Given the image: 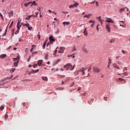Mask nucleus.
Wrapping results in <instances>:
<instances>
[{
	"label": "nucleus",
	"instance_id": "1",
	"mask_svg": "<svg viewBox=\"0 0 130 130\" xmlns=\"http://www.w3.org/2000/svg\"><path fill=\"white\" fill-rule=\"evenodd\" d=\"M22 22V19L19 18L18 20V22L17 24V30L16 31V32H15V34H18L20 32V29L21 27H22V25H23V23L21 22Z\"/></svg>",
	"mask_w": 130,
	"mask_h": 130
},
{
	"label": "nucleus",
	"instance_id": "2",
	"mask_svg": "<svg viewBox=\"0 0 130 130\" xmlns=\"http://www.w3.org/2000/svg\"><path fill=\"white\" fill-rule=\"evenodd\" d=\"M75 67H76V65H74L73 67V65L72 64L69 63V67L66 69V71H69V70H70V71H73L74 69H75Z\"/></svg>",
	"mask_w": 130,
	"mask_h": 130
},
{
	"label": "nucleus",
	"instance_id": "3",
	"mask_svg": "<svg viewBox=\"0 0 130 130\" xmlns=\"http://www.w3.org/2000/svg\"><path fill=\"white\" fill-rule=\"evenodd\" d=\"M85 71H86V69H85V68H82L79 70V73H81V75H82V76H84V75H85Z\"/></svg>",
	"mask_w": 130,
	"mask_h": 130
},
{
	"label": "nucleus",
	"instance_id": "4",
	"mask_svg": "<svg viewBox=\"0 0 130 130\" xmlns=\"http://www.w3.org/2000/svg\"><path fill=\"white\" fill-rule=\"evenodd\" d=\"M124 11H128V8L125 7V8H121L120 9V13H122V12H124Z\"/></svg>",
	"mask_w": 130,
	"mask_h": 130
},
{
	"label": "nucleus",
	"instance_id": "5",
	"mask_svg": "<svg viewBox=\"0 0 130 130\" xmlns=\"http://www.w3.org/2000/svg\"><path fill=\"white\" fill-rule=\"evenodd\" d=\"M105 22H108V23H114V21L110 18H107V19L105 21Z\"/></svg>",
	"mask_w": 130,
	"mask_h": 130
},
{
	"label": "nucleus",
	"instance_id": "6",
	"mask_svg": "<svg viewBox=\"0 0 130 130\" xmlns=\"http://www.w3.org/2000/svg\"><path fill=\"white\" fill-rule=\"evenodd\" d=\"M106 29L107 32H108V33H110L111 29H110V26H109V25L107 24L106 25Z\"/></svg>",
	"mask_w": 130,
	"mask_h": 130
},
{
	"label": "nucleus",
	"instance_id": "7",
	"mask_svg": "<svg viewBox=\"0 0 130 130\" xmlns=\"http://www.w3.org/2000/svg\"><path fill=\"white\" fill-rule=\"evenodd\" d=\"M63 51H64V47H60V50H59V53H63Z\"/></svg>",
	"mask_w": 130,
	"mask_h": 130
},
{
	"label": "nucleus",
	"instance_id": "8",
	"mask_svg": "<svg viewBox=\"0 0 130 130\" xmlns=\"http://www.w3.org/2000/svg\"><path fill=\"white\" fill-rule=\"evenodd\" d=\"M49 39L51 43L55 41V39H53V37L52 36H51L50 37H49Z\"/></svg>",
	"mask_w": 130,
	"mask_h": 130
},
{
	"label": "nucleus",
	"instance_id": "9",
	"mask_svg": "<svg viewBox=\"0 0 130 130\" xmlns=\"http://www.w3.org/2000/svg\"><path fill=\"white\" fill-rule=\"evenodd\" d=\"M93 70L95 73H100V69L98 68L94 67Z\"/></svg>",
	"mask_w": 130,
	"mask_h": 130
},
{
	"label": "nucleus",
	"instance_id": "10",
	"mask_svg": "<svg viewBox=\"0 0 130 130\" xmlns=\"http://www.w3.org/2000/svg\"><path fill=\"white\" fill-rule=\"evenodd\" d=\"M30 3H31L30 7H33V6H38V4L36 3V1H34L32 2H30Z\"/></svg>",
	"mask_w": 130,
	"mask_h": 130
},
{
	"label": "nucleus",
	"instance_id": "11",
	"mask_svg": "<svg viewBox=\"0 0 130 130\" xmlns=\"http://www.w3.org/2000/svg\"><path fill=\"white\" fill-rule=\"evenodd\" d=\"M92 16L91 14H88V15H85L83 16L84 19H85V18H87V19H90V17H91Z\"/></svg>",
	"mask_w": 130,
	"mask_h": 130
},
{
	"label": "nucleus",
	"instance_id": "12",
	"mask_svg": "<svg viewBox=\"0 0 130 130\" xmlns=\"http://www.w3.org/2000/svg\"><path fill=\"white\" fill-rule=\"evenodd\" d=\"M19 60H20V57L19 56H17V58H13V61H16L17 62H19Z\"/></svg>",
	"mask_w": 130,
	"mask_h": 130
},
{
	"label": "nucleus",
	"instance_id": "13",
	"mask_svg": "<svg viewBox=\"0 0 130 130\" xmlns=\"http://www.w3.org/2000/svg\"><path fill=\"white\" fill-rule=\"evenodd\" d=\"M42 62H43V60H39L38 61V66L40 67L42 64Z\"/></svg>",
	"mask_w": 130,
	"mask_h": 130
},
{
	"label": "nucleus",
	"instance_id": "14",
	"mask_svg": "<svg viewBox=\"0 0 130 130\" xmlns=\"http://www.w3.org/2000/svg\"><path fill=\"white\" fill-rule=\"evenodd\" d=\"M5 57H7V54H3L2 55H0V58L3 59V58H5Z\"/></svg>",
	"mask_w": 130,
	"mask_h": 130
},
{
	"label": "nucleus",
	"instance_id": "15",
	"mask_svg": "<svg viewBox=\"0 0 130 130\" xmlns=\"http://www.w3.org/2000/svg\"><path fill=\"white\" fill-rule=\"evenodd\" d=\"M9 17H12L14 15V11H11L10 12L8 13Z\"/></svg>",
	"mask_w": 130,
	"mask_h": 130
},
{
	"label": "nucleus",
	"instance_id": "16",
	"mask_svg": "<svg viewBox=\"0 0 130 130\" xmlns=\"http://www.w3.org/2000/svg\"><path fill=\"white\" fill-rule=\"evenodd\" d=\"M83 33L84 34V36H87L88 32H87V28H85L84 29V31Z\"/></svg>",
	"mask_w": 130,
	"mask_h": 130
},
{
	"label": "nucleus",
	"instance_id": "17",
	"mask_svg": "<svg viewBox=\"0 0 130 130\" xmlns=\"http://www.w3.org/2000/svg\"><path fill=\"white\" fill-rule=\"evenodd\" d=\"M42 79L43 80V81H46V82H47V81H48V78H47V77L43 76L42 77Z\"/></svg>",
	"mask_w": 130,
	"mask_h": 130
},
{
	"label": "nucleus",
	"instance_id": "18",
	"mask_svg": "<svg viewBox=\"0 0 130 130\" xmlns=\"http://www.w3.org/2000/svg\"><path fill=\"white\" fill-rule=\"evenodd\" d=\"M101 18H102L101 16H99L97 17V19L99 20V22H102L103 21H104V20H103L102 19H101Z\"/></svg>",
	"mask_w": 130,
	"mask_h": 130
},
{
	"label": "nucleus",
	"instance_id": "19",
	"mask_svg": "<svg viewBox=\"0 0 130 130\" xmlns=\"http://www.w3.org/2000/svg\"><path fill=\"white\" fill-rule=\"evenodd\" d=\"M39 72V70L38 69V70H36V71H35V70L32 71L31 72V74H35V73H38Z\"/></svg>",
	"mask_w": 130,
	"mask_h": 130
},
{
	"label": "nucleus",
	"instance_id": "20",
	"mask_svg": "<svg viewBox=\"0 0 130 130\" xmlns=\"http://www.w3.org/2000/svg\"><path fill=\"white\" fill-rule=\"evenodd\" d=\"M69 67H70V63H68L64 66V69H69Z\"/></svg>",
	"mask_w": 130,
	"mask_h": 130
},
{
	"label": "nucleus",
	"instance_id": "21",
	"mask_svg": "<svg viewBox=\"0 0 130 130\" xmlns=\"http://www.w3.org/2000/svg\"><path fill=\"white\" fill-rule=\"evenodd\" d=\"M79 74H80V71H75L74 72L75 76H78V75H79Z\"/></svg>",
	"mask_w": 130,
	"mask_h": 130
},
{
	"label": "nucleus",
	"instance_id": "22",
	"mask_svg": "<svg viewBox=\"0 0 130 130\" xmlns=\"http://www.w3.org/2000/svg\"><path fill=\"white\" fill-rule=\"evenodd\" d=\"M24 5V7H28L29 5H31V3L28 2V3H25Z\"/></svg>",
	"mask_w": 130,
	"mask_h": 130
},
{
	"label": "nucleus",
	"instance_id": "23",
	"mask_svg": "<svg viewBox=\"0 0 130 130\" xmlns=\"http://www.w3.org/2000/svg\"><path fill=\"white\" fill-rule=\"evenodd\" d=\"M82 50L84 51V52H86V53H88V50H87V49H86L85 47L82 48Z\"/></svg>",
	"mask_w": 130,
	"mask_h": 130
},
{
	"label": "nucleus",
	"instance_id": "24",
	"mask_svg": "<svg viewBox=\"0 0 130 130\" xmlns=\"http://www.w3.org/2000/svg\"><path fill=\"white\" fill-rule=\"evenodd\" d=\"M46 42H47V41L44 42L43 45V49H45V47L46 46Z\"/></svg>",
	"mask_w": 130,
	"mask_h": 130
},
{
	"label": "nucleus",
	"instance_id": "25",
	"mask_svg": "<svg viewBox=\"0 0 130 130\" xmlns=\"http://www.w3.org/2000/svg\"><path fill=\"white\" fill-rule=\"evenodd\" d=\"M39 12H36V15H32V17H35V18H37L38 17Z\"/></svg>",
	"mask_w": 130,
	"mask_h": 130
},
{
	"label": "nucleus",
	"instance_id": "26",
	"mask_svg": "<svg viewBox=\"0 0 130 130\" xmlns=\"http://www.w3.org/2000/svg\"><path fill=\"white\" fill-rule=\"evenodd\" d=\"M118 80H119V81H123V82H125V79L121 78H118Z\"/></svg>",
	"mask_w": 130,
	"mask_h": 130
},
{
	"label": "nucleus",
	"instance_id": "27",
	"mask_svg": "<svg viewBox=\"0 0 130 130\" xmlns=\"http://www.w3.org/2000/svg\"><path fill=\"white\" fill-rule=\"evenodd\" d=\"M115 41V40H114V39H112L110 40V43H114Z\"/></svg>",
	"mask_w": 130,
	"mask_h": 130
},
{
	"label": "nucleus",
	"instance_id": "28",
	"mask_svg": "<svg viewBox=\"0 0 130 130\" xmlns=\"http://www.w3.org/2000/svg\"><path fill=\"white\" fill-rule=\"evenodd\" d=\"M22 25L23 26V27H25V26H26V27H29V23H28V24H24V23H23Z\"/></svg>",
	"mask_w": 130,
	"mask_h": 130
},
{
	"label": "nucleus",
	"instance_id": "29",
	"mask_svg": "<svg viewBox=\"0 0 130 130\" xmlns=\"http://www.w3.org/2000/svg\"><path fill=\"white\" fill-rule=\"evenodd\" d=\"M74 8H77L79 6V3H75V4L73 5Z\"/></svg>",
	"mask_w": 130,
	"mask_h": 130
},
{
	"label": "nucleus",
	"instance_id": "30",
	"mask_svg": "<svg viewBox=\"0 0 130 130\" xmlns=\"http://www.w3.org/2000/svg\"><path fill=\"white\" fill-rule=\"evenodd\" d=\"M121 52H122V53H123V54H124V53H127V51H125L124 50H122Z\"/></svg>",
	"mask_w": 130,
	"mask_h": 130
},
{
	"label": "nucleus",
	"instance_id": "31",
	"mask_svg": "<svg viewBox=\"0 0 130 130\" xmlns=\"http://www.w3.org/2000/svg\"><path fill=\"white\" fill-rule=\"evenodd\" d=\"M3 109H5V106H2L0 107V110L3 111Z\"/></svg>",
	"mask_w": 130,
	"mask_h": 130
},
{
	"label": "nucleus",
	"instance_id": "32",
	"mask_svg": "<svg viewBox=\"0 0 130 130\" xmlns=\"http://www.w3.org/2000/svg\"><path fill=\"white\" fill-rule=\"evenodd\" d=\"M30 17H33V16H32V15H30L29 17H26V18H25V20H30Z\"/></svg>",
	"mask_w": 130,
	"mask_h": 130
},
{
	"label": "nucleus",
	"instance_id": "33",
	"mask_svg": "<svg viewBox=\"0 0 130 130\" xmlns=\"http://www.w3.org/2000/svg\"><path fill=\"white\" fill-rule=\"evenodd\" d=\"M9 117V116L8 114H6L5 116V119H8V118Z\"/></svg>",
	"mask_w": 130,
	"mask_h": 130
},
{
	"label": "nucleus",
	"instance_id": "34",
	"mask_svg": "<svg viewBox=\"0 0 130 130\" xmlns=\"http://www.w3.org/2000/svg\"><path fill=\"white\" fill-rule=\"evenodd\" d=\"M16 71V68H12L11 70V72H12V73H14V72Z\"/></svg>",
	"mask_w": 130,
	"mask_h": 130
},
{
	"label": "nucleus",
	"instance_id": "35",
	"mask_svg": "<svg viewBox=\"0 0 130 130\" xmlns=\"http://www.w3.org/2000/svg\"><path fill=\"white\" fill-rule=\"evenodd\" d=\"M63 25H66H66H69V24H70V22H63Z\"/></svg>",
	"mask_w": 130,
	"mask_h": 130
},
{
	"label": "nucleus",
	"instance_id": "36",
	"mask_svg": "<svg viewBox=\"0 0 130 130\" xmlns=\"http://www.w3.org/2000/svg\"><path fill=\"white\" fill-rule=\"evenodd\" d=\"M45 59H46V60H47V59H48V54H46L45 55Z\"/></svg>",
	"mask_w": 130,
	"mask_h": 130
},
{
	"label": "nucleus",
	"instance_id": "37",
	"mask_svg": "<svg viewBox=\"0 0 130 130\" xmlns=\"http://www.w3.org/2000/svg\"><path fill=\"white\" fill-rule=\"evenodd\" d=\"M18 62H15L14 64L15 66V67H18Z\"/></svg>",
	"mask_w": 130,
	"mask_h": 130
},
{
	"label": "nucleus",
	"instance_id": "38",
	"mask_svg": "<svg viewBox=\"0 0 130 130\" xmlns=\"http://www.w3.org/2000/svg\"><path fill=\"white\" fill-rule=\"evenodd\" d=\"M109 61L108 64H111V59L109 58Z\"/></svg>",
	"mask_w": 130,
	"mask_h": 130
},
{
	"label": "nucleus",
	"instance_id": "39",
	"mask_svg": "<svg viewBox=\"0 0 130 130\" xmlns=\"http://www.w3.org/2000/svg\"><path fill=\"white\" fill-rule=\"evenodd\" d=\"M117 66V65L116 64V63H113V67H114V68H116Z\"/></svg>",
	"mask_w": 130,
	"mask_h": 130
},
{
	"label": "nucleus",
	"instance_id": "40",
	"mask_svg": "<svg viewBox=\"0 0 130 130\" xmlns=\"http://www.w3.org/2000/svg\"><path fill=\"white\" fill-rule=\"evenodd\" d=\"M38 38L39 40H40V32H39V34L38 35Z\"/></svg>",
	"mask_w": 130,
	"mask_h": 130
},
{
	"label": "nucleus",
	"instance_id": "41",
	"mask_svg": "<svg viewBox=\"0 0 130 130\" xmlns=\"http://www.w3.org/2000/svg\"><path fill=\"white\" fill-rule=\"evenodd\" d=\"M95 3H96V1H94L92 2H90V3H89V4H90V5H93V4H95Z\"/></svg>",
	"mask_w": 130,
	"mask_h": 130
},
{
	"label": "nucleus",
	"instance_id": "42",
	"mask_svg": "<svg viewBox=\"0 0 130 130\" xmlns=\"http://www.w3.org/2000/svg\"><path fill=\"white\" fill-rule=\"evenodd\" d=\"M0 17H1V18L3 20H4V16H3V15L2 14V13L1 12H0Z\"/></svg>",
	"mask_w": 130,
	"mask_h": 130
},
{
	"label": "nucleus",
	"instance_id": "43",
	"mask_svg": "<svg viewBox=\"0 0 130 130\" xmlns=\"http://www.w3.org/2000/svg\"><path fill=\"white\" fill-rule=\"evenodd\" d=\"M89 23H92V24H95V21L90 20L89 21Z\"/></svg>",
	"mask_w": 130,
	"mask_h": 130
},
{
	"label": "nucleus",
	"instance_id": "44",
	"mask_svg": "<svg viewBox=\"0 0 130 130\" xmlns=\"http://www.w3.org/2000/svg\"><path fill=\"white\" fill-rule=\"evenodd\" d=\"M76 51H77V49H76V47H74V49L72 50V51L75 52Z\"/></svg>",
	"mask_w": 130,
	"mask_h": 130
},
{
	"label": "nucleus",
	"instance_id": "45",
	"mask_svg": "<svg viewBox=\"0 0 130 130\" xmlns=\"http://www.w3.org/2000/svg\"><path fill=\"white\" fill-rule=\"evenodd\" d=\"M13 24H14V22L13 21H12V22H11V24H10V28H11V27H12V26H13Z\"/></svg>",
	"mask_w": 130,
	"mask_h": 130
},
{
	"label": "nucleus",
	"instance_id": "46",
	"mask_svg": "<svg viewBox=\"0 0 130 130\" xmlns=\"http://www.w3.org/2000/svg\"><path fill=\"white\" fill-rule=\"evenodd\" d=\"M6 35H7V32H5L4 34H3V35H2L3 37L6 36Z\"/></svg>",
	"mask_w": 130,
	"mask_h": 130
},
{
	"label": "nucleus",
	"instance_id": "47",
	"mask_svg": "<svg viewBox=\"0 0 130 130\" xmlns=\"http://www.w3.org/2000/svg\"><path fill=\"white\" fill-rule=\"evenodd\" d=\"M116 58V59H119V58H120V56H117Z\"/></svg>",
	"mask_w": 130,
	"mask_h": 130
},
{
	"label": "nucleus",
	"instance_id": "48",
	"mask_svg": "<svg viewBox=\"0 0 130 130\" xmlns=\"http://www.w3.org/2000/svg\"><path fill=\"white\" fill-rule=\"evenodd\" d=\"M30 59H31V56H30L29 57V58H28L27 61H28V62L30 61Z\"/></svg>",
	"mask_w": 130,
	"mask_h": 130
},
{
	"label": "nucleus",
	"instance_id": "49",
	"mask_svg": "<svg viewBox=\"0 0 130 130\" xmlns=\"http://www.w3.org/2000/svg\"><path fill=\"white\" fill-rule=\"evenodd\" d=\"M36 47V46L35 45H32V48L34 49Z\"/></svg>",
	"mask_w": 130,
	"mask_h": 130
},
{
	"label": "nucleus",
	"instance_id": "50",
	"mask_svg": "<svg viewBox=\"0 0 130 130\" xmlns=\"http://www.w3.org/2000/svg\"><path fill=\"white\" fill-rule=\"evenodd\" d=\"M74 5H70V6H69V8H74Z\"/></svg>",
	"mask_w": 130,
	"mask_h": 130
},
{
	"label": "nucleus",
	"instance_id": "51",
	"mask_svg": "<svg viewBox=\"0 0 130 130\" xmlns=\"http://www.w3.org/2000/svg\"><path fill=\"white\" fill-rule=\"evenodd\" d=\"M96 7H98L99 6V4L98 3V2H96L95 3Z\"/></svg>",
	"mask_w": 130,
	"mask_h": 130
},
{
	"label": "nucleus",
	"instance_id": "52",
	"mask_svg": "<svg viewBox=\"0 0 130 130\" xmlns=\"http://www.w3.org/2000/svg\"><path fill=\"white\" fill-rule=\"evenodd\" d=\"M38 64H34L33 67H34V68L35 69V68L36 67H37Z\"/></svg>",
	"mask_w": 130,
	"mask_h": 130
},
{
	"label": "nucleus",
	"instance_id": "53",
	"mask_svg": "<svg viewBox=\"0 0 130 130\" xmlns=\"http://www.w3.org/2000/svg\"><path fill=\"white\" fill-rule=\"evenodd\" d=\"M123 75H124L125 76H127V73L124 72V73H123Z\"/></svg>",
	"mask_w": 130,
	"mask_h": 130
},
{
	"label": "nucleus",
	"instance_id": "54",
	"mask_svg": "<svg viewBox=\"0 0 130 130\" xmlns=\"http://www.w3.org/2000/svg\"><path fill=\"white\" fill-rule=\"evenodd\" d=\"M38 52L36 51V52H32V54H37Z\"/></svg>",
	"mask_w": 130,
	"mask_h": 130
},
{
	"label": "nucleus",
	"instance_id": "55",
	"mask_svg": "<svg viewBox=\"0 0 130 130\" xmlns=\"http://www.w3.org/2000/svg\"><path fill=\"white\" fill-rule=\"evenodd\" d=\"M27 28H28V30H31V29H32V27H30L28 26V27H27Z\"/></svg>",
	"mask_w": 130,
	"mask_h": 130
},
{
	"label": "nucleus",
	"instance_id": "56",
	"mask_svg": "<svg viewBox=\"0 0 130 130\" xmlns=\"http://www.w3.org/2000/svg\"><path fill=\"white\" fill-rule=\"evenodd\" d=\"M120 26L122 27L123 28H125V26H124V25H121V24L120 25Z\"/></svg>",
	"mask_w": 130,
	"mask_h": 130
},
{
	"label": "nucleus",
	"instance_id": "57",
	"mask_svg": "<svg viewBox=\"0 0 130 130\" xmlns=\"http://www.w3.org/2000/svg\"><path fill=\"white\" fill-rule=\"evenodd\" d=\"M62 14H68V12H67L66 11H62Z\"/></svg>",
	"mask_w": 130,
	"mask_h": 130
},
{
	"label": "nucleus",
	"instance_id": "58",
	"mask_svg": "<svg viewBox=\"0 0 130 130\" xmlns=\"http://www.w3.org/2000/svg\"><path fill=\"white\" fill-rule=\"evenodd\" d=\"M104 100H105V101H107V97H105Z\"/></svg>",
	"mask_w": 130,
	"mask_h": 130
},
{
	"label": "nucleus",
	"instance_id": "59",
	"mask_svg": "<svg viewBox=\"0 0 130 130\" xmlns=\"http://www.w3.org/2000/svg\"><path fill=\"white\" fill-rule=\"evenodd\" d=\"M91 27H92V28H93V27H94V23H92L91 25Z\"/></svg>",
	"mask_w": 130,
	"mask_h": 130
},
{
	"label": "nucleus",
	"instance_id": "60",
	"mask_svg": "<svg viewBox=\"0 0 130 130\" xmlns=\"http://www.w3.org/2000/svg\"><path fill=\"white\" fill-rule=\"evenodd\" d=\"M116 69H117L118 70H119V67L117 66V67H115Z\"/></svg>",
	"mask_w": 130,
	"mask_h": 130
},
{
	"label": "nucleus",
	"instance_id": "61",
	"mask_svg": "<svg viewBox=\"0 0 130 130\" xmlns=\"http://www.w3.org/2000/svg\"><path fill=\"white\" fill-rule=\"evenodd\" d=\"M81 87L78 88V89H77V91H81Z\"/></svg>",
	"mask_w": 130,
	"mask_h": 130
},
{
	"label": "nucleus",
	"instance_id": "62",
	"mask_svg": "<svg viewBox=\"0 0 130 130\" xmlns=\"http://www.w3.org/2000/svg\"><path fill=\"white\" fill-rule=\"evenodd\" d=\"M48 12L49 13H52V11H51V10H49Z\"/></svg>",
	"mask_w": 130,
	"mask_h": 130
},
{
	"label": "nucleus",
	"instance_id": "63",
	"mask_svg": "<svg viewBox=\"0 0 130 130\" xmlns=\"http://www.w3.org/2000/svg\"><path fill=\"white\" fill-rule=\"evenodd\" d=\"M33 49H34L33 48L30 49V52H32V51H33Z\"/></svg>",
	"mask_w": 130,
	"mask_h": 130
},
{
	"label": "nucleus",
	"instance_id": "64",
	"mask_svg": "<svg viewBox=\"0 0 130 130\" xmlns=\"http://www.w3.org/2000/svg\"><path fill=\"white\" fill-rule=\"evenodd\" d=\"M51 43H48L47 44V46H48V45H50Z\"/></svg>",
	"mask_w": 130,
	"mask_h": 130
}]
</instances>
